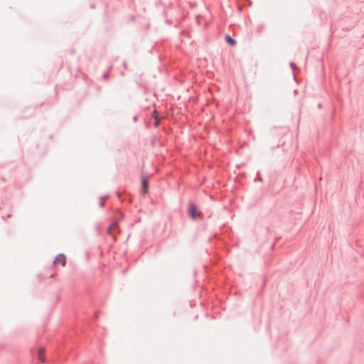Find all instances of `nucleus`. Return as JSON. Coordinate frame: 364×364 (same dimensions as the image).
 <instances>
[{"mask_svg": "<svg viewBox=\"0 0 364 364\" xmlns=\"http://www.w3.org/2000/svg\"><path fill=\"white\" fill-rule=\"evenodd\" d=\"M153 116L155 118V126L157 127L159 124V119L156 111L154 112Z\"/></svg>", "mask_w": 364, "mask_h": 364, "instance_id": "nucleus-7", "label": "nucleus"}, {"mask_svg": "<svg viewBox=\"0 0 364 364\" xmlns=\"http://www.w3.org/2000/svg\"><path fill=\"white\" fill-rule=\"evenodd\" d=\"M142 186H143V193H146L148 191V181L144 177H143V178H142Z\"/></svg>", "mask_w": 364, "mask_h": 364, "instance_id": "nucleus-4", "label": "nucleus"}, {"mask_svg": "<svg viewBox=\"0 0 364 364\" xmlns=\"http://www.w3.org/2000/svg\"><path fill=\"white\" fill-rule=\"evenodd\" d=\"M44 353L45 348L43 347H40L38 350V358L42 363L45 362L46 360Z\"/></svg>", "mask_w": 364, "mask_h": 364, "instance_id": "nucleus-3", "label": "nucleus"}, {"mask_svg": "<svg viewBox=\"0 0 364 364\" xmlns=\"http://www.w3.org/2000/svg\"><path fill=\"white\" fill-rule=\"evenodd\" d=\"M66 262V259L64 255H60L58 257H56L55 259L54 260V264H61L62 266H65Z\"/></svg>", "mask_w": 364, "mask_h": 364, "instance_id": "nucleus-2", "label": "nucleus"}, {"mask_svg": "<svg viewBox=\"0 0 364 364\" xmlns=\"http://www.w3.org/2000/svg\"><path fill=\"white\" fill-rule=\"evenodd\" d=\"M188 211L191 217L196 219L200 216V213L197 211V208L193 204H191L188 208Z\"/></svg>", "mask_w": 364, "mask_h": 364, "instance_id": "nucleus-1", "label": "nucleus"}, {"mask_svg": "<svg viewBox=\"0 0 364 364\" xmlns=\"http://www.w3.org/2000/svg\"><path fill=\"white\" fill-rule=\"evenodd\" d=\"M117 227H118L117 223H114L113 224H112V225L109 226V229H108V232H109V233H112V232H114V231L117 228Z\"/></svg>", "mask_w": 364, "mask_h": 364, "instance_id": "nucleus-6", "label": "nucleus"}, {"mask_svg": "<svg viewBox=\"0 0 364 364\" xmlns=\"http://www.w3.org/2000/svg\"><path fill=\"white\" fill-rule=\"evenodd\" d=\"M225 39L226 41L231 46H235L236 44V41L228 35L225 36Z\"/></svg>", "mask_w": 364, "mask_h": 364, "instance_id": "nucleus-5", "label": "nucleus"}, {"mask_svg": "<svg viewBox=\"0 0 364 364\" xmlns=\"http://www.w3.org/2000/svg\"><path fill=\"white\" fill-rule=\"evenodd\" d=\"M295 66H296V65H295V64H294V63H291V67L293 69H294Z\"/></svg>", "mask_w": 364, "mask_h": 364, "instance_id": "nucleus-8", "label": "nucleus"}]
</instances>
